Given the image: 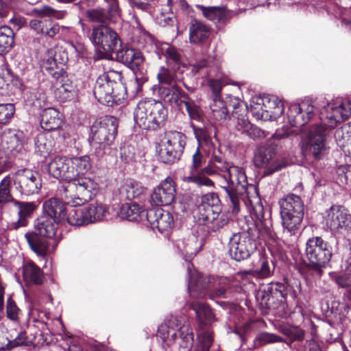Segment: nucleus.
I'll list each match as a JSON object with an SVG mask.
<instances>
[{
	"instance_id": "obj_23",
	"label": "nucleus",
	"mask_w": 351,
	"mask_h": 351,
	"mask_svg": "<svg viewBox=\"0 0 351 351\" xmlns=\"http://www.w3.org/2000/svg\"><path fill=\"white\" fill-rule=\"evenodd\" d=\"M176 196V185L173 179L167 178L154 189L150 197V203L156 206L170 205Z\"/></svg>"
},
{
	"instance_id": "obj_31",
	"label": "nucleus",
	"mask_w": 351,
	"mask_h": 351,
	"mask_svg": "<svg viewBox=\"0 0 351 351\" xmlns=\"http://www.w3.org/2000/svg\"><path fill=\"white\" fill-rule=\"evenodd\" d=\"M198 8L206 19L215 23H223L237 14L235 12L227 10L223 7L198 5Z\"/></svg>"
},
{
	"instance_id": "obj_62",
	"label": "nucleus",
	"mask_w": 351,
	"mask_h": 351,
	"mask_svg": "<svg viewBox=\"0 0 351 351\" xmlns=\"http://www.w3.org/2000/svg\"><path fill=\"white\" fill-rule=\"evenodd\" d=\"M337 173L339 180L342 184H348L351 182V165L339 167Z\"/></svg>"
},
{
	"instance_id": "obj_33",
	"label": "nucleus",
	"mask_w": 351,
	"mask_h": 351,
	"mask_svg": "<svg viewBox=\"0 0 351 351\" xmlns=\"http://www.w3.org/2000/svg\"><path fill=\"white\" fill-rule=\"evenodd\" d=\"M60 85L55 90L56 98L61 102H65L77 97V90L75 84L67 77H62Z\"/></svg>"
},
{
	"instance_id": "obj_29",
	"label": "nucleus",
	"mask_w": 351,
	"mask_h": 351,
	"mask_svg": "<svg viewBox=\"0 0 351 351\" xmlns=\"http://www.w3.org/2000/svg\"><path fill=\"white\" fill-rule=\"evenodd\" d=\"M62 123V115L54 108H46L40 114V125L46 131L58 130Z\"/></svg>"
},
{
	"instance_id": "obj_50",
	"label": "nucleus",
	"mask_w": 351,
	"mask_h": 351,
	"mask_svg": "<svg viewBox=\"0 0 351 351\" xmlns=\"http://www.w3.org/2000/svg\"><path fill=\"white\" fill-rule=\"evenodd\" d=\"M194 135L198 143V148H202L204 151H209L212 147L211 138L206 129L204 128H197L192 126Z\"/></svg>"
},
{
	"instance_id": "obj_35",
	"label": "nucleus",
	"mask_w": 351,
	"mask_h": 351,
	"mask_svg": "<svg viewBox=\"0 0 351 351\" xmlns=\"http://www.w3.org/2000/svg\"><path fill=\"white\" fill-rule=\"evenodd\" d=\"M66 219L72 226H85L90 224L86 206H72L66 210Z\"/></svg>"
},
{
	"instance_id": "obj_57",
	"label": "nucleus",
	"mask_w": 351,
	"mask_h": 351,
	"mask_svg": "<svg viewBox=\"0 0 351 351\" xmlns=\"http://www.w3.org/2000/svg\"><path fill=\"white\" fill-rule=\"evenodd\" d=\"M42 66L55 77H58L60 74L59 71H55L58 69V66L53 57V51L52 50L49 51L47 57L44 58Z\"/></svg>"
},
{
	"instance_id": "obj_22",
	"label": "nucleus",
	"mask_w": 351,
	"mask_h": 351,
	"mask_svg": "<svg viewBox=\"0 0 351 351\" xmlns=\"http://www.w3.org/2000/svg\"><path fill=\"white\" fill-rule=\"evenodd\" d=\"M158 94L161 99L171 106H180L183 102L191 118L195 119L197 116V110L191 106L189 101L185 100L188 97L187 95L178 86L172 85L171 88L161 86L158 89Z\"/></svg>"
},
{
	"instance_id": "obj_43",
	"label": "nucleus",
	"mask_w": 351,
	"mask_h": 351,
	"mask_svg": "<svg viewBox=\"0 0 351 351\" xmlns=\"http://www.w3.org/2000/svg\"><path fill=\"white\" fill-rule=\"evenodd\" d=\"M120 216L121 218L130 221H137L141 219L142 216H146L147 213L136 203H130L123 204L120 209Z\"/></svg>"
},
{
	"instance_id": "obj_27",
	"label": "nucleus",
	"mask_w": 351,
	"mask_h": 351,
	"mask_svg": "<svg viewBox=\"0 0 351 351\" xmlns=\"http://www.w3.org/2000/svg\"><path fill=\"white\" fill-rule=\"evenodd\" d=\"M47 171L49 175L56 179H62L67 182L71 180L73 175L70 171L69 158L64 156H55L47 165Z\"/></svg>"
},
{
	"instance_id": "obj_25",
	"label": "nucleus",
	"mask_w": 351,
	"mask_h": 351,
	"mask_svg": "<svg viewBox=\"0 0 351 351\" xmlns=\"http://www.w3.org/2000/svg\"><path fill=\"white\" fill-rule=\"evenodd\" d=\"M146 217L152 228H157L161 233L168 232L174 225L171 213L163 209L151 210L147 212Z\"/></svg>"
},
{
	"instance_id": "obj_15",
	"label": "nucleus",
	"mask_w": 351,
	"mask_h": 351,
	"mask_svg": "<svg viewBox=\"0 0 351 351\" xmlns=\"http://www.w3.org/2000/svg\"><path fill=\"white\" fill-rule=\"evenodd\" d=\"M186 145V136L181 132L170 131L161 141L159 156L164 163H173L180 159Z\"/></svg>"
},
{
	"instance_id": "obj_4",
	"label": "nucleus",
	"mask_w": 351,
	"mask_h": 351,
	"mask_svg": "<svg viewBox=\"0 0 351 351\" xmlns=\"http://www.w3.org/2000/svg\"><path fill=\"white\" fill-rule=\"evenodd\" d=\"M117 80H121V74L114 71L104 73L97 78L93 93L99 103L112 106L124 98V88Z\"/></svg>"
},
{
	"instance_id": "obj_46",
	"label": "nucleus",
	"mask_w": 351,
	"mask_h": 351,
	"mask_svg": "<svg viewBox=\"0 0 351 351\" xmlns=\"http://www.w3.org/2000/svg\"><path fill=\"white\" fill-rule=\"evenodd\" d=\"M36 151L43 157H47L53 151L54 141L51 136L39 134L35 141Z\"/></svg>"
},
{
	"instance_id": "obj_37",
	"label": "nucleus",
	"mask_w": 351,
	"mask_h": 351,
	"mask_svg": "<svg viewBox=\"0 0 351 351\" xmlns=\"http://www.w3.org/2000/svg\"><path fill=\"white\" fill-rule=\"evenodd\" d=\"M247 106L244 102L239 101L237 105L234 106L232 111L233 117L237 120L235 128L242 134H245L252 125L247 119Z\"/></svg>"
},
{
	"instance_id": "obj_51",
	"label": "nucleus",
	"mask_w": 351,
	"mask_h": 351,
	"mask_svg": "<svg viewBox=\"0 0 351 351\" xmlns=\"http://www.w3.org/2000/svg\"><path fill=\"white\" fill-rule=\"evenodd\" d=\"M90 223L101 221L106 216L107 207L99 203L91 204L86 206Z\"/></svg>"
},
{
	"instance_id": "obj_13",
	"label": "nucleus",
	"mask_w": 351,
	"mask_h": 351,
	"mask_svg": "<svg viewBox=\"0 0 351 351\" xmlns=\"http://www.w3.org/2000/svg\"><path fill=\"white\" fill-rule=\"evenodd\" d=\"M320 119L328 128H335L351 117V97L336 98L327 102L320 110Z\"/></svg>"
},
{
	"instance_id": "obj_64",
	"label": "nucleus",
	"mask_w": 351,
	"mask_h": 351,
	"mask_svg": "<svg viewBox=\"0 0 351 351\" xmlns=\"http://www.w3.org/2000/svg\"><path fill=\"white\" fill-rule=\"evenodd\" d=\"M247 136L254 140H259L266 137L268 134V132H266L259 128L252 125L250 130L245 133Z\"/></svg>"
},
{
	"instance_id": "obj_52",
	"label": "nucleus",
	"mask_w": 351,
	"mask_h": 351,
	"mask_svg": "<svg viewBox=\"0 0 351 351\" xmlns=\"http://www.w3.org/2000/svg\"><path fill=\"white\" fill-rule=\"evenodd\" d=\"M279 331L291 341H302L304 337V332L297 326L283 324L280 326Z\"/></svg>"
},
{
	"instance_id": "obj_60",
	"label": "nucleus",
	"mask_w": 351,
	"mask_h": 351,
	"mask_svg": "<svg viewBox=\"0 0 351 351\" xmlns=\"http://www.w3.org/2000/svg\"><path fill=\"white\" fill-rule=\"evenodd\" d=\"M33 12L37 14L46 15L48 18L54 17L57 19H62L66 14V12L64 10H56L49 6H44L41 9H34Z\"/></svg>"
},
{
	"instance_id": "obj_12",
	"label": "nucleus",
	"mask_w": 351,
	"mask_h": 351,
	"mask_svg": "<svg viewBox=\"0 0 351 351\" xmlns=\"http://www.w3.org/2000/svg\"><path fill=\"white\" fill-rule=\"evenodd\" d=\"M320 125L313 126L307 135L303 138L301 143V149L306 156H311L315 159H322L328 151L326 141L325 131L332 129L325 125L320 119Z\"/></svg>"
},
{
	"instance_id": "obj_55",
	"label": "nucleus",
	"mask_w": 351,
	"mask_h": 351,
	"mask_svg": "<svg viewBox=\"0 0 351 351\" xmlns=\"http://www.w3.org/2000/svg\"><path fill=\"white\" fill-rule=\"evenodd\" d=\"M176 69L160 66L157 74V78L160 84L175 85L176 80Z\"/></svg>"
},
{
	"instance_id": "obj_47",
	"label": "nucleus",
	"mask_w": 351,
	"mask_h": 351,
	"mask_svg": "<svg viewBox=\"0 0 351 351\" xmlns=\"http://www.w3.org/2000/svg\"><path fill=\"white\" fill-rule=\"evenodd\" d=\"M213 118L219 123H223L229 117L226 106L219 97H215L210 104Z\"/></svg>"
},
{
	"instance_id": "obj_6",
	"label": "nucleus",
	"mask_w": 351,
	"mask_h": 351,
	"mask_svg": "<svg viewBox=\"0 0 351 351\" xmlns=\"http://www.w3.org/2000/svg\"><path fill=\"white\" fill-rule=\"evenodd\" d=\"M97 190V184L93 179L80 177L68 182L62 195L68 205L82 206L92 199Z\"/></svg>"
},
{
	"instance_id": "obj_40",
	"label": "nucleus",
	"mask_w": 351,
	"mask_h": 351,
	"mask_svg": "<svg viewBox=\"0 0 351 351\" xmlns=\"http://www.w3.org/2000/svg\"><path fill=\"white\" fill-rule=\"evenodd\" d=\"M274 269L275 266L271 258L262 256L250 273L254 277L267 278L274 274Z\"/></svg>"
},
{
	"instance_id": "obj_3",
	"label": "nucleus",
	"mask_w": 351,
	"mask_h": 351,
	"mask_svg": "<svg viewBox=\"0 0 351 351\" xmlns=\"http://www.w3.org/2000/svg\"><path fill=\"white\" fill-rule=\"evenodd\" d=\"M167 110L160 101L144 100L138 103L134 112L136 123L143 130H156L162 126Z\"/></svg>"
},
{
	"instance_id": "obj_53",
	"label": "nucleus",
	"mask_w": 351,
	"mask_h": 351,
	"mask_svg": "<svg viewBox=\"0 0 351 351\" xmlns=\"http://www.w3.org/2000/svg\"><path fill=\"white\" fill-rule=\"evenodd\" d=\"M337 143L340 147H345L346 143L349 144L351 139V123H346L338 128L334 134Z\"/></svg>"
},
{
	"instance_id": "obj_42",
	"label": "nucleus",
	"mask_w": 351,
	"mask_h": 351,
	"mask_svg": "<svg viewBox=\"0 0 351 351\" xmlns=\"http://www.w3.org/2000/svg\"><path fill=\"white\" fill-rule=\"evenodd\" d=\"M160 50L166 59L169 66L173 69H178L182 63V57L180 51L169 43H162L160 46Z\"/></svg>"
},
{
	"instance_id": "obj_45",
	"label": "nucleus",
	"mask_w": 351,
	"mask_h": 351,
	"mask_svg": "<svg viewBox=\"0 0 351 351\" xmlns=\"http://www.w3.org/2000/svg\"><path fill=\"white\" fill-rule=\"evenodd\" d=\"M12 182L11 174L4 177L0 182V208L10 202L14 204L16 201L11 193Z\"/></svg>"
},
{
	"instance_id": "obj_58",
	"label": "nucleus",
	"mask_w": 351,
	"mask_h": 351,
	"mask_svg": "<svg viewBox=\"0 0 351 351\" xmlns=\"http://www.w3.org/2000/svg\"><path fill=\"white\" fill-rule=\"evenodd\" d=\"M34 346V341L32 339H29L25 332H21L15 337L14 339L10 341L7 347L8 349H13L19 346Z\"/></svg>"
},
{
	"instance_id": "obj_36",
	"label": "nucleus",
	"mask_w": 351,
	"mask_h": 351,
	"mask_svg": "<svg viewBox=\"0 0 351 351\" xmlns=\"http://www.w3.org/2000/svg\"><path fill=\"white\" fill-rule=\"evenodd\" d=\"M69 162L70 171H73L71 180L75 178L85 177L92 167L90 159L88 156L69 158Z\"/></svg>"
},
{
	"instance_id": "obj_49",
	"label": "nucleus",
	"mask_w": 351,
	"mask_h": 351,
	"mask_svg": "<svg viewBox=\"0 0 351 351\" xmlns=\"http://www.w3.org/2000/svg\"><path fill=\"white\" fill-rule=\"evenodd\" d=\"M14 44V32L8 26L0 27V54L8 52Z\"/></svg>"
},
{
	"instance_id": "obj_34",
	"label": "nucleus",
	"mask_w": 351,
	"mask_h": 351,
	"mask_svg": "<svg viewBox=\"0 0 351 351\" xmlns=\"http://www.w3.org/2000/svg\"><path fill=\"white\" fill-rule=\"evenodd\" d=\"M23 278L27 285H40L43 281V272L34 262L28 261L23 266Z\"/></svg>"
},
{
	"instance_id": "obj_8",
	"label": "nucleus",
	"mask_w": 351,
	"mask_h": 351,
	"mask_svg": "<svg viewBox=\"0 0 351 351\" xmlns=\"http://www.w3.org/2000/svg\"><path fill=\"white\" fill-rule=\"evenodd\" d=\"M190 306L195 311L199 323L195 351H209L213 343V334L211 330L204 329V327L216 320L215 315L210 306L204 302L196 301L191 303Z\"/></svg>"
},
{
	"instance_id": "obj_2",
	"label": "nucleus",
	"mask_w": 351,
	"mask_h": 351,
	"mask_svg": "<svg viewBox=\"0 0 351 351\" xmlns=\"http://www.w3.org/2000/svg\"><path fill=\"white\" fill-rule=\"evenodd\" d=\"M189 274L188 290L192 298H203L208 291H213L211 297H225L229 280L226 278L215 279L209 276H204L195 270H193V265L186 262Z\"/></svg>"
},
{
	"instance_id": "obj_19",
	"label": "nucleus",
	"mask_w": 351,
	"mask_h": 351,
	"mask_svg": "<svg viewBox=\"0 0 351 351\" xmlns=\"http://www.w3.org/2000/svg\"><path fill=\"white\" fill-rule=\"evenodd\" d=\"M324 219L326 227L335 234H344L351 229V215L341 206L332 205Z\"/></svg>"
},
{
	"instance_id": "obj_11",
	"label": "nucleus",
	"mask_w": 351,
	"mask_h": 351,
	"mask_svg": "<svg viewBox=\"0 0 351 351\" xmlns=\"http://www.w3.org/2000/svg\"><path fill=\"white\" fill-rule=\"evenodd\" d=\"M208 202H204L199 208L198 221L211 231H216L224 227L228 221V217L219 213V199L215 193L205 196Z\"/></svg>"
},
{
	"instance_id": "obj_20",
	"label": "nucleus",
	"mask_w": 351,
	"mask_h": 351,
	"mask_svg": "<svg viewBox=\"0 0 351 351\" xmlns=\"http://www.w3.org/2000/svg\"><path fill=\"white\" fill-rule=\"evenodd\" d=\"M256 249V241L247 232L234 234L229 241V254L237 261L248 258Z\"/></svg>"
},
{
	"instance_id": "obj_5",
	"label": "nucleus",
	"mask_w": 351,
	"mask_h": 351,
	"mask_svg": "<svg viewBox=\"0 0 351 351\" xmlns=\"http://www.w3.org/2000/svg\"><path fill=\"white\" fill-rule=\"evenodd\" d=\"M59 222L49 216L41 215L35 222L36 232H28L25 234L31 250L38 256H46L48 250L47 241L41 237H53L58 230Z\"/></svg>"
},
{
	"instance_id": "obj_32",
	"label": "nucleus",
	"mask_w": 351,
	"mask_h": 351,
	"mask_svg": "<svg viewBox=\"0 0 351 351\" xmlns=\"http://www.w3.org/2000/svg\"><path fill=\"white\" fill-rule=\"evenodd\" d=\"M43 215L49 216L56 221H60L66 219V208L64 204L57 198H50L43 205Z\"/></svg>"
},
{
	"instance_id": "obj_24",
	"label": "nucleus",
	"mask_w": 351,
	"mask_h": 351,
	"mask_svg": "<svg viewBox=\"0 0 351 351\" xmlns=\"http://www.w3.org/2000/svg\"><path fill=\"white\" fill-rule=\"evenodd\" d=\"M314 107L308 102L290 105L287 114V123L292 127L302 126L312 118Z\"/></svg>"
},
{
	"instance_id": "obj_18",
	"label": "nucleus",
	"mask_w": 351,
	"mask_h": 351,
	"mask_svg": "<svg viewBox=\"0 0 351 351\" xmlns=\"http://www.w3.org/2000/svg\"><path fill=\"white\" fill-rule=\"evenodd\" d=\"M91 40L97 50L106 53L117 52L121 45L117 33L107 25L93 27Z\"/></svg>"
},
{
	"instance_id": "obj_10",
	"label": "nucleus",
	"mask_w": 351,
	"mask_h": 351,
	"mask_svg": "<svg viewBox=\"0 0 351 351\" xmlns=\"http://www.w3.org/2000/svg\"><path fill=\"white\" fill-rule=\"evenodd\" d=\"M282 224L290 234H295L304 217V204L294 194L287 195L279 202Z\"/></svg>"
},
{
	"instance_id": "obj_9",
	"label": "nucleus",
	"mask_w": 351,
	"mask_h": 351,
	"mask_svg": "<svg viewBox=\"0 0 351 351\" xmlns=\"http://www.w3.org/2000/svg\"><path fill=\"white\" fill-rule=\"evenodd\" d=\"M118 121L114 117H104L94 122L91 127V139L98 157L105 154L104 149L111 145L117 134Z\"/></svg>"
},
{
	"instance_id": "obj_61",
	"label": "nucleus",
	"mask_w": 351,
	"mask_h": 351,
	"mask_svg": "<svg viewBox=\"0 0 351 351\" xmlns=\"http://www.w3.org/2000/svg\"><path fill=\"white\" fill-rule=\"evenodd\" d=\"M202 148L197 147L195 152L193 155V162L191 166V174L188 176L192 175H197L199 173L202 172L203 169L198 171L197 173L195 172L197 171L205 162V158L201 152ZM186 176H184L183 177H186ZM183 180V179H182Z\"/></svg>"
},
{
	"instance_id": "obj_14",
	"label": "nucleus",
	"mask_w": 351,
	"mask_h": 351,
	"mask_svg": "<svg viewBox=\"0 0 351 351\" xmlns=\"http://www.w3.org/2000/svg\"><path fill=\"white\" fill-rule=\"evenodd\" d=\"M306 255L312 267L321 276L322 267H324L330 261L332 250L330 246L321 237L310 238L306 244Z\"/></svg>"
},
{
	"instance_id": "obj_28",
	"label": "nucleus",
	"mask_w": 351,
	"mask_h": 351,
	"mask_svg": "<svg viewBox=\"0 0 351 351\" xmlns=\"http://www.w3.org/2000/svg\"><path fill=\"white\" fill-rule=\"evenodd\" d=\"M176 246L185 258H191L194 257L201 250L202 243L196 235L191 234L187 238L178 239Z\"/></svg>"
},
{
	"instance_id": "obj_16",
	"label": "nucleus",
	"mask_w": 351,
	"mask_h": 351,
	"mask_svg": "<svg viewBox=\"0 0 351 351\" xmlns=\"http://www.w3.org/2000/svg\"><path fill=\"white\" fill-rule=\"evenodd\" d=\"M117 56L121 61L130 68L135 75L133 82L136 93L142 90L143 85L147 81L148 77L143 72L144 58L141 51L134 48H126L118 50Z\"/></svg>"
},
{
	"instance_id": "obj_63",
	"label": "nucleus",
	"mask_w": 351,
	"mask_h": 351,
	"mask_svg": "<svg viewBox=\"0 0 351 351\" xmlns=\"http://www.w3.org/2000/svg\"><path fill=\"white\" fill-rule=\"evenodd\" d=\"M334 280L339 287L347 288L351 287V272H343L335 276Z\"/></svg>"
},
{
	"instance_id": "obj_30",
	"label": "nucleus",
	"mask_w": 351,
	"mask_h": 351,
	"mask_svg": "<svg viewBox=\"0 0 351 351\" xmlns=\"http://www.w3.org/2000/svg\"><path fill=\"white\" fill-rule=\"evenodd\" d=\"M121 12L117 11L116 13L110 12V7L107 10L97 8L87 10L86 15L90 21L95 23L107 25L108 23H115L121 17Z\"/></svg>"
},
{
	"instance_id": "obj_17",
	"label": "nucleus",
	"mask_w": 351,
	"mask_h": 351,
	"mask_svg": "<svg viewBox=\"0 0 351 351\" xmlns=\"http://www.w3.org/2000/svg\"><path fill=\"white\" fill-rule=\"evenodd\" d=\"M11 176L15 189L22 195L29 196L38 194L42 188L40 175L32 169H19Z\"/></svg>"
},
{
	"instance_id": "obj_59",
	"label": "nucleus",
	"mask_w": 351,
	"mask_h": 351,
	"mask_svg": "<svg viewBox=\"0 0 351 351\" xmlns=\"http://www.w3.org/2000/svg\"><path fill=\"white\" fill-rule=\"evenodd\" d=\"M15 107L12 104H0V125L8 123L14 117Z\"/></svg>"
},
{
	"instance_id": "obj_26",
	"label": "nucleus",
	"mask_w": 351,
	"mask_h": 351,
	"mask_svg": "<svg viewBox=\"0 0 351 351\" xmlns=\"http://www.w3.org/2000/svg\"><path fill=\"white\" fill-rule=\"evenodd\" d=\"M30 28L37 34L53 38L60 32L59 25L46 15L38 14V17L29 21Z\"/></svg>"
},
{
	"instance_id": "obj_1",
	"label": "nucleus",
	"mask_w": 351,
	"mask_h": 351,
	"mask_svg": "<svg viewBox=\"0 0 351 351\" xmlns=\"http://www.w3.org/2000/svg\"><path fill=\"white\" fill-rule=\"evenodd\" d=\"M205 175L215 176L219 179L221 186L225 190L232 204V212L239 210L241 201L245 202V198L252 206L251 215L254 219L256 228L263 236L271 235V223L269 219H265L264 208L260 199L254 197V202L248 197V183L247 176L242 167L226 164L223 167L209 164L197 175L184 177L183 181L193 183L198 186H213L214 182ZM250 189L256 190L251 185Z\"/></svg>"
},
{
	"instance_id": "obj_56",
	"label": "nucleus",
	"mask_w": 351,
	"mask_h": 351,
	"mask_svg": "<svg viewBox=\"0 0 351 351\" xmlns=\"http://www.w3.org/2000/svg\"><path fill=\"white\" fill-rule=\"evenodd\" d=\"M21 311L14 300L10 296L6 302V317L14 323L19 322Z\"/></svg>"
},
{
	"instance_id": "obj_48",
	"label": "nucleus",
	"mask_w": 351,
	"mask_h": 351,
	"mask_svg": "<svg viewBox=\"0 0 351 351\" xmlns=\"http://www.w3.org/2000/svg\"><path fill=\"white\" fill-rule=\"evenodd\" d=\"M250 110L252 115L256 119L263 121L269 120L270 116L265 111V97L253 98L250 104Z\"/></svg>"
},
{
	"instance_id": "obj_38",
	"label": "nucleus",
	"mask_w": 351,
	"mask_h": 351,
	"mask_svg": "<svg viewBox=\"0 0 351 351\" xmlns=\"http://www.w3.org/2000/svg\"><path fill=\"white\" fill-rule=\"evenodd\" d=\"M210 35L208 28L197 20L191 21L189 27V40L191 43L198 44L205 42Z\"/></svg>"
},
{
	"instance_id": "obj_44",
	"label": "nucleus",
	"mask_w": 351,
	"mask_h": 351,
	"mask_svg": "<svg viewBox=\"0 0 351 351\" xmlns=\"http://www.w3.org/2000/svg\"><path fill=\"white\" fill-rule=\"evenodd\" d=\"M265 111L270 116L269 120L280 117L284 111L283 103L276 96H265Z\"/></svg>"
},
{
	"instance_id": "obj_7",
	"label": "nucleus",
	"mask_w": 351,
	"mask_h": 351,
	"mask_svg": "<svg viewBox=\"0 0 351 351\" xmlns=\"http://www.w3.org/2000/svg\"><path fill=\"white\" fill-rule=\"evenodd\" d=\"M181 322L177 317H173L167 326H160L157 332V337L169 347L178 344L179 351H190L193 342V334L189 328L181 327Z\"/></svg>"
},
{
	"instance_id": "obj_54",
	"label": "nucleus",
	"mask_w": 351,
	"mask_h": 351,
	"mask_svg": "<svg viewBox=\"0 0 351 351\" xmlns=\"http://www.w3.org/2000/svg\"><path fill=\"white\" fill-rule=\"evenodd\" d=\"M282 337L270 332H263L257 335L254 339V345L256 347H261L266 344L284 342Z\"/></svg>"
},
{
	"instance_id": "obj_41",
	"label": "nucleus",
	"mask_w": 351,
	"mask_h": 351,
	"mask_svg": "<svg viewBox=\"0 0 351 351\" xmlns=\"http://www.w3.org/2000/svg\"><path fill=\"white\" fill-rule=\"evenodd\" d=\"M14 205L19 209V219L15 223V227H24L27 225L28 218H29L36 208V205L34 202H14Z\"/></svg>"
},
{
	"instance_id": "obj_21",
	"label": "nucleus",
	"mask_w": 351,
	"mask_h": 351,
	"mask_svg": "<svg viewBox=\"0 0 351 351\" xmlns=\"http://www.w3.org/2000/svg\"><path fill=\"white\" fill-rule=\"evenodd\" d=\"M24 134L15 129L5 130L1 136L0 143V156H5L8 164V158L15 156L23 149Z\"/></svg>"
},
{
	"instance_id": "obj_39",
	"label": "nucleus",
	"mask_w": 351,
	"mask_h": 351,
	"mask_svg": "<svg viewBox=\"0 0 351 351\" xmlns=\"http://www.w3.org/2000/svg\"><path fill=\"white\" fill-rule=\"evenodd\" d=\"M145 191L142 184L136 180H127L120 188V195L122 198L132 199L139 197Z\"/></svg>"
}]
</instances>
